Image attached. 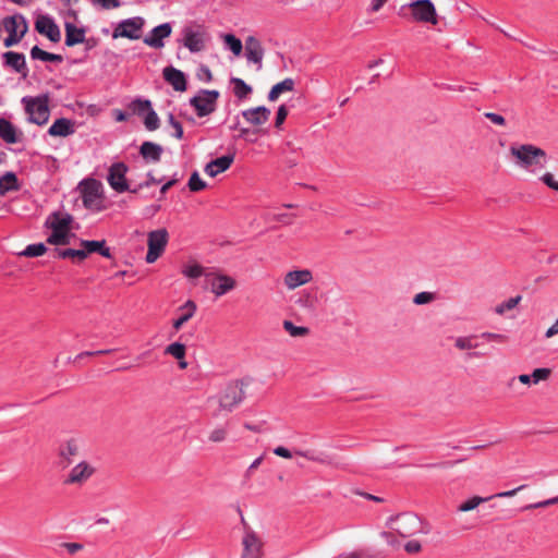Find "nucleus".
I'll use <instances>...</instances> for the list:
<instances>
[{
  "label": "nucleus",
  "instance_id": "22",
  "mask_svg": "<svg viewBox=\"0 0 558 558\" xmlns=\"http://www.w3.org/2000/svg\"><path fill=\"white\" fill-rule=\"evenodd\" d=\"M242 116L250 124L259 126L269 120L270 110L264 106H258L242 111Z\"/></svg>",
  "mask_w": 558,
  "mask_h": 558
},
{
  "label": "nucleus",
  "instance_id": "57",
  "mask_svg": "<svg viewBox=\"0 0 558 558\" xmlns=\"http://www.w3.org/2000/svg\"><path fill=\"white\" fill-rule=\"evenodd\" d=\"M31 57L32 59H38L41 61H46L48 57V52L40 49L38 46H34L31 49Z\"/></svg>",
  "mask_w": 558,
  "mask_h": 558
},
{
  "label": "nucleus",
  "instance_id": "1",
  "mask_svg": "<svg viewBox=\"0 0 558 558\" xmlns=\"http://www.w3.org/2000/svg\"><path fill=\"white\" fill-rule=\"evenodd\" d=\"M247 383L243 379L232 380L228 383L221 391L208 399V401H215L217 409L214 411V416L218 417L222 413L232 412L245 398V389Z\"/></svg>",
  "mask_w": 558,
  "mask_h": 558
},
{
  "label": "nucleus",
  "instance_id": "41",
  "mask_svg": "<svg viewBox=\"0 0 558 558\" xmlns=\"http://www.w3.org/2000/svg\"><path fill=\"white\" fill-rule=\"evenodd\" d=\"M54 253L57 255V257L59 258H72V259H77L78 262H82L85 259V254L82 250H73V248H65V250H60V248H56L54 250Z\"/></svg>",
  "mask_w": 558,
  "mask_h": 558
},
{
  "label": "nucleus",
  "instance_id": "24",
  "mask_svg": "<svg viewBox=\"0 0 558 558\" xmlns=\"http://www.w3.org/2000/svg\"><path fill=\"white\" fill-rule=\"evenodd\" d=\"M74 133L75 123L66 118L57 119L48 130V134L53 137H66Z\"/></svg>",
  "mask_w": 558,
  "mask_h": 558
},
{
  "label": "nucleus",
  "instance_id": "26",
  "mask_svg": "<svg viewBox=\"0 0 558 558\" xmlns=\"http://www.w3.org/2000/svg\"><path fill=\"white\" fill-rule=\"evenodd\" d=\"M274 453L278 457L284 458V459H291L293 454L303 457L310 461L318 462L322 464L329 463L328 460L322 456H317L312 451H302V450H294L293 452L287 449L286 447H276L274 449Z\"/></svg>",
  "mask_w": 558,
  "mask_h": 558
},
{
  "label": "nucleus",
  "instance_id": "34",
  "mask_svg": "<svg viewBox=\"0 0 558 558\" xmlns=\"http://www.w3.org/2000/svg\"><path fill=\"white\" fill-rule=\"evenodd\" d=\"M19 190L20 184L15 173L7 172L4 175L0 177V196L5 195L8 192Z\"/></svg>",
  "mask_w": 558,
  "mask_h": 558
},
{
  "label": "nucleus",
  "instance_id": "62",
  "mask_svg": "<svg viewBox=\"0 0 558 558\" xmlns=\"http://www.w3.org/2000/svg\"><path fill=\"white\" fill-rule=\"evenodd\" d=\"M558 333V318L556 319V322L547 329L545 336L546 338H551L554 337L555 335Z\"/></svg>",
  "mask_w": 558,
  "mask_h": 558
},
{
  "label": "nucleus",
  "instance_id": "23",
  "mask_svg": "<svg viewBox=\"0 0 558 558\" xmlns=\"http://www.w3.org/2000/svg\"><path fill=\"white\" fill-rule=\"evenodd\" d=\"M81 442L76 438H71L64 441L59 447V457L69 465L73 462L74 458L80 454Z\"/></svg>",
  "mask_w": 558,
  "mask_h": 558
},
{
  "label": "nucleus",
  "instance_id": "52",
  "mask_svg": "<svg viewBox=\"0 0 558 558\" xmlns=\"http://www.w3.org/2000/svg\"><path fill=\"white\" fill-rule=\"evenodd\" d=\"M557 504H558V496L549 498V499H546V500H543V501H538V502H535V504L527 505V506H525L523 508V510H532V509H538V508H546V507H549V506H553V505H557Z\"/></svg>",
  "mask_w": 558,
  "mask_h": 558
},
{
  "label": "nucleus",
  "instance_id": "47",
  "mask_svg": "<svg viewBox=\"0 0 558 558\" xmlns=\"http://www.w3.org/2000/svg\"><path fill=\"white\" fill-rule=\"evenodd\" d=\"M144 125L148 131H155L159 128V118L153 109L147 111L144 119Z\"/></svg>",
  "mask_w": 558,
  "mask_h": 558
},
{
  "label": "nucleus",
  "instance_id": "9",
  "mask_svg": "<svg viewBox=\"0 0 558 558\" xmlns=\"http://www.w3.org/2000/svg\"><path fill=\"white\" fill-rule=\"evenodd\" d=\"M412 19L418 23L438 24V14L432 0H414L408 4Z\"/></svg>",
  "mask_w": 558,
  "mask_h": 558
},
{
  "label": "nucleus",
  "instance_id": "13",
  "mask_svg": "<svg viewBox=\"0 0 558 558\" xmlns=\"http://www.w3.org/2000/svg\"><path fill=\"white\" fill-rule=\"evenodd\" d=\"M219 97L217 90H203L199 95L191 99V105L195 108L198 117H205L215 111L216 101Z\"/></svg>",
  "mask_w": 558,
  "mask_h": 558
},
{
  "label": "nucleus",
  "instance_id": "27",
  "mask_svg": "<svg viewBox=\"0 0 558 558\" xmlns=\"http://www.w3.org/2000/svg\"><path fill=\"white\" fill-rule=\"evenodd\" d=\"M234 160L233 155H226L208 162L205 167V173L211 178L225 172L230 168Z\"/></svg>",
  "mask_w": 558,
  "mask_h": 558
},
{
  "label": "nucleus",
  "instance_id": "38",
  "mask_svg": "<svg viewBox=\"0 0 558 558\" xmlns=\"http://www.w3.org/2000/svg\"><path fill=\"white\" fill-rule=\"evenodd\" d=\"M283 329L294 338L306 337L310 333V329L303 326H295L291 320H283Z\"/></svg>",
  "mask_w": 558,
  "mask_h": 558
},
{
  "label": "nucleus",
  "instance_id": "16",
  "mask_svg": "<svg viewBox=\"0 0 558 558\" xmlns=\"http://www.w3.org/2000/svg\"><path fill=\"white\" fill-rule=\"evenodd\" d=\"M242 558H262L263 542L254 531H247L242 539Z\"/></svg>",
  "mask_w": 558,
  "mask_h": 558
},
{
  "label": "nucleus",
  "instance_id": "63",
  "mask_svg": "<svg viewBox=\"0 0 558 558\" xmlns=\"http://www.w3.org/2000/svg\"><path fill=\"white\" fill-rule=\"evenodd\" d=\"M387 1L388 0H372V5H371L372 11L373 12L379 11Z\"/></svg>",
  "mask_w": 558,
  "mask_h": 558
},
{
  "label": "nucleus",
  "instance_id": "3",
  "mask_svg": "<svg viewBox=\"0 0 558 558\" xmlns=\"http://www.w3.org/2000/svg\"><path fill=\"white\" fill-rule=\"evenodd\" d=\"M510 155L514 158L515 163L525 170L537 166L543 167L547 159L546 151L532 144L512 145Z\"/></svg>",
  "mask_w": 558,
  "mask_h": 558
},
{
  "label": "nucleus",
  "instance_id": "54",
  "mask_svg": "<svg viewBox=\"0 0 558 558\" xmlns=\"http://www.w3.org/2000/svg\"><path fill=\"white\" fill-rule=\"evenodd\" d=\"M541 180L548 187L558 192V181L555 180V177L550 172H546L541 177Z\"/></svg>",
  "mask_w": 558,
  "mask_h": 558
},
{
  "label": "nucleus",
  "instance_id": "12",
  "mask_svg": "<svg viewBox=\"0 0 558 558\" xmlns=\"http://www.w3.org/2000/svg\"><path fill=\"white\" fill-rule=\"evenodd\" d=\"M144 24L145 20L141 16L123 20L114 28L112 38L124 37L132 40L140 39Z\"/></svg>",
  "mask_w": 558,
  "mask_h": 558
},
{
  "label": "nucleus",
  "instance_id": "18",
  "mask_svg": "<svg viewBox=\"0 0 558 558\" xmlns=\"http://www.w3.org/2000/svg\"><path fill=\"white\" fill-rule=\"evenodd\" d=\"M36 31L48 37L51 41L58 43L61 39V33L53 20L47 15H39L35 22Z\"/></svg>",
  "mask_w": 558,
  "mask_h": 558
},
{
  "label": "nucleus",
  "instance_id": "43",
  "mask_svg": "<svg viewBox=\"0 0 558 558\" xmlns=\"http://www.w3.org/2000/svg\"><path fill=\"white\" fill-rule=\"evenodd\" d=\"M521 301V296L517 295L514 298H510L505 302H501L495 307V313L498 315H504L507 312L513 310Z\"/></svg>",
  "mask_w": 558,
  "mask_h": 558
},
{
  "label": "nucleus",
  "instance_id": "50",
  "mask_svg": "<svg viewBox=\"0 0 558 558\" xmlns=\"http://www.w3.org/2000/svg\"><path fill=\"white\" fill-rule=\"evenodd\" d=\"M90 2L102 10L117 9L121 5L120 0H90Z\"/></svg>",
  "mask_w": 558,
  "mask_h": 558
},
{
  "label": "nucleus",
  "instance_id": "31",
  "mask_svg": "<svg viewBox=\"0 0 558 558\" xmlns=\"http://www.w3.org/2000/svg\"><path fill=\"white\" fill-rule=\"evenodd\" d=\"M196 304L194 301H186L182 306L179 307V311L182 312V315L173 322V328L178 331L182 328V326L187 323L196 312Z\"/></svg>",
  "mask_w": 558,
  "mask_h": 558
},
{
  "label": "nucleus",
  "instance_id": "5",
  "mask_svg": "<svg viewBox=\"0 0 558 558\" xmlns=\"http://www.w3.org/2000/svg\"><path fill=\"white\" fill-rule=\"evenodd\" d=\"M387 524L404 538L428 533L426 525L413 513H403L397 517H391L388 519Z\"/></svg>",
  "mask_w": 558,
  "mask_h": 558
},
{
  "label": "nucleus",
  "instance_id": "45",
  "mask_svg": "<svg viewBox=\"0 0 558 558\" xmlns=\"http://www.w3.org/2000/svg\"><path fill=\"white\" fill-rule=\"evenodd\" d=\"M130 109L133 111V113L141 116L145 111L151 109V102L146 99H135L130 104Z\"/></svg>",
  "mask_w": 558,
  "mask_h": 558
},
{
  "label": "nucleus",
  "instance_id": "64",
  "mask_svg": "<svg viewBox=\"0 0 558 558\" xmlns=\"http://www.w3.org/2000/svg\"><path fill=\"white\" fill-rule=\"evenodd\" d=\"M381 537L386 539V542L390 545H396L398 542L392 533L390 532H384L381 533Z\"/></svg>",
  "mask_w": 558,
  "mask_h": 558
},
{
  "label": "nucleus",
  "instance_id": "60",
  "mask_svg": "<svg viewBox=\"0 0 558 558\" xmlns=\"http://www.w3.org/2000/svg\"><path fill=\"white\" fill-rule=\"evenodd\" d=\"M404 549L409 554H417L421 551L422 546H421V543L417 541H409L405 544Z\"/></svg>",
  "mask_w": 558,
  "mask_h": 558
},
{
  "label": "nucleus",
  "instance_id": "35",
  "mask_svg": "<svg viewBox=\"0 0 558 558\" xmlns=\"http://www.w3.org/2000/svg\"><path fill=\"white\" fill-rule=\"evenodd\" d=\"M0 137L9 144H14L19 141L15 128L4 118H0Z\"/></svg>",
  "mask_w": 558,
  "mask_h": 558
},
{
  "label": "nucleus",
  "instance_id": "36",
  "mask_svg": "<svg viewBox=\"0 0 558 558\" xmlns=\"http://www.w3.org/2000/svg\"><path fill=\"white\" fill-rule=\"evenodd\" d=\"M477 337L475 335L471 336H460L454 339V347L459 351H470L477 348V343L475 342V339Z\"/></svg>",
  "mask_w": 558,
  "mask_h": 558
},
{
  "label": "nucleus",
  "instance_id": "30",
  "mask_svg": "<svg viewBox=\"0 0 558 558\" xmlns=\"http://www.w3.org/2000/svg\"><path fill=\"white\" fill-rule=\"evenodd\" d=\"M85 40V32L83 28H77L72 23H65V45L73 47L82 44Z\"/></svg>",
  "mask_w": 558,
  "mask_h": 558
},
{
  "label": "nucleus",
  "instance_id": "4",
  "mask_svg": "<svg viewBox=\"0 0 558 558\" xmlns=\"http://www.w3.org/2000/svg\"><path fill=\"white\" fill-rule=\"evenodd\" d=\"M182 38L179 40L190 52H202L207 48L210 36L205 26L197 23H190L181 31Z\"/></svg>",
  "mask_w": 558,
  "mask_h": 558
},
{
  "label": "nucleus",
  "instance_id": "49",
  "mask_svg": "<svg viewBox=\"0 0 558 558\" xmlns=\"http://www.w3.org/2000/svg\"><path fill=\"white\" fill-rule=\"evenodd\" d=\"M435 299H436L435 293L424 291V292H420L414 295L413 303L415 305H425V304L432 303Z\"/></svg>",
  "mask_w": 558,
  "mask_h": 558
},
{
  "label": "nucleus",
  "instance_id": "10",
  "mask_svg": "<svg viewBox=\"0 0 558 558\" xmlns=\"http://www.w3.org/2000/svg\"><path fill=\"white\" fill-rule=\"evenodd\" d=\"M102 185L100 182L90 179L83 183L82 198L83 204L86 208L100 211L102 210L101 205Z\"/></svg>",
  "mask_w": 558,
  "mask_h": 558
},
{
  "label": "nucleus",
  "instance_id": "8",
  "mask_svg": "<svg viewBox=\"0 0 558 558\" xmlns=\"http://www.w3.org/2000/svg\"><path fill=\"white\" fill-rule=\"evenodd\" d=\"M206 283L209 291L220 298L236 288V281L229 275L211 270L206 274Z\"/></svg>",
  "mask_w": 558,
  "mask_h": 558
},
{
  "label": "nucleus",
  "instance_id": "25",
  "mask_svg": "<svg viewBox=\"0 0 558 558\" xmlns=\"http://www.w3.org/2000/svg\"><path fill=\"white\" fill-rule=\"evenodd\" d=\"M163 78L173 87L174 90H186V78L182 71L173 66H166L163 69Z\"/></svg>",
  "mask_w": 558,
  "mask_h": 558
},
{
  "label": "nucleus",
  "instance_id": "17",
  "mask_svg": "<svg viewBox=\"0 0 558 558\" xmlns=\"http://www.w3.org/2000/svg\"><path fill=\"white\" fill-rule=\"evenodd\" d=\"M244 49L247 62L254 63L257 71L262 70L265 50L260 40L255 36H248L245 39Z\"/></svg>",
  "mask_w": 558,
  "mask_h": 558
},
{
  "label": "nucleus",
  "instance_id": "2",
  "mask_svg": "<svg viewBox=\"0 0 558 558\" xmlns=\"http://www.w3.org/2000/svg\"><path fill=\"white\" fill-rule=\"evenodd\" d=\"M73 217L65 213H52L46 220V227L51 230L47 242L52 245H68L75 234L71 231Z\"/></svg>",
  "mask_w": 558,
  "mask_h": 558
},
{
  "label": "nucleus",
  "instance_id": "48",
  "mask_svg": "<svg viewBox=\"0 0 558 558\" xmlns=\"http://www.w3.org/2000/svg\"><path fill=\"white\" fill-rule=\"evenodd\" d=\"M227 437H228V430L226 427L214 428L208 435L209 441L215 442V444L225 441L227 439Z\"/></svg>",
  "mask_w": 558,
  "mask_h": 558
},
{
  "label": "nucleus",
  "instance_id": "40",
  "mask_svg": "<svg viewBox=\"0 0 558 558\" xmlns=\"http://www.w3.org/2000/svg\"><path fill=\"white\" fill-rule=\"evenodd\" d=\"M182 274L190 279H196L202 276H204L206 278V274H208V271H206V269L202 265H199L197 263H193V264L185 266L182 269Z\"/></svg>",
  "mask_w": 558,
  "mask_h": 558
},
{
  "label": "nucleus",
  "instance_id": "15",
  "mask_svg": "<svg viewBox=\"0 0 558 558\" xmlns=\"http://www.w3.org/2000/svg\"><path fill=\"white\" fill-rule=\"evenodd\" d=\"M128 166L123 162H116L109 168L108 183L118 193L129 191V184L125 178Z\"/></svg>",
  "mask_w": 558,
  "mask_h": 558
},
{
  "label": "nucleus",
  "instance_id": "21",
  "mask_svg": "<svg viewBox=\"0 0 558 558\" xmlns=\"http://www.w3.org/2000/svg\"><path fill=\"white\" fill-rule=\"evenodd\" d=\"M95 470L87 462L83 461L76 464L69 473L65 483L68 484H83L85 483L93 474Z\"/></svg>",
  "mask_w": 558,
  "mask_h": 558
},
{
  "label": "nucleus",
  "instance_id": "33",
  "mask_svg": "<svg viewBox=\"0 0 558 558\" xmlns=\"http://www.w3.org/2000/svg\"><path fill=\"white\" fill-rule=\"evenodd\" d=\"M294 85L295 83L293 78H284L282 82H279L271 87L268 94V99L270 101H276L281 94L292 92L294 89Z\"/></svg>",
  "mask_w": 558,
  "mask_h": 558
},
{
  "label": "nucleus",
  "instance_id": "42",
  "mask_svg": "<svg viewBox=\"0 0 558 558\" xmlns=\"http://www.w3.org/2000/svg\"><path fill=\"white\" fill-rule=\"evenodd\" d=\"M186 348L183 343L173 342L165 349V353L173 356L177 360H183L185 357Z\"/></svg>",
  "mask_w": 558,
  "mask_h": 558
},
{
  "label": "nucleus",
  "instance_id": "59",
  "mask_svg": "<svg viewBox=\"0 0 558 558\" xmlns=\"http://www.w3.org/2000/svg\"><path fill=\"white\" fill-rule=\"evenodd\" d=\"M197 76L201 81L210 82L213 80V74L209 68L202 65L198 69Z\"/></svg>",
  "mask_w": 558,
  "mask_h": 558
},
{
  "label": "nucleus",
  "instance_id": "11",
  "mask_svg": "<svg viewBox=\"0 0 558 558\" xmlns=\"http://www.w3.org/2000/svg\"><path fill=\"white\" fill-rule=\"evenodd\" d=\"M168 243V232L166 229H158L148 233L146 262L155 263L163 253Z\"/></svg>",
  "mask_w": 558,
  "mask_h": 558
},
{
  "label": "nucleus",
  "instance_id": "56",
  "mask_svg": "<svg viewBox=\"0 0 558 558\" xmlns=\"http://www.w3.org/2000/svg\"><path fill=\"white\" fill-rule=\"evenodd\" d=\"M484 117L486 119H488L492 123L496 124V125L505 126V124H506L505 118L502 116L498 114V113L485 112Z\"/></svg>",
  "mask_w": 558,
  "mask_h": 558
},
{
  "label": "nucleus",
  "instance_id": "53",
  "mask_svg": "<svg viewBox=\"0 0 558 558\" xmlns=\"http://www.w3.org/2000/svg\"><path fill=\"white\" fill-rule=\"evenodd\" d=\"M168 121L170 125L174 129V137L181 140L183 137L182 124L179 121H177L172 114H169Z\"/></svg>",
  "mask_w": 558,
  "mask_h": 558
},
{
  "label": "nucleus",
  "instance_id": "61",
  "mask_svg": "<svg viewBox=\"0 0 558 558\" xmlns=\"http://www.w3.org/2000/svg\"><path fill=\"white\" fill-rule=\"evenodd\" d=\"M64 546L66 547L70 554H75L83 548L82 544L78 543H66Z\"/></svg>",
  "mask_w": 558,
  "mask_h": 558
},
{
  "label": "nucleus",
  "instance_id": "7",
  "mask_svg": "<svg viewBox=\"0 0 558 558\" xmlns=\"http://www.w3.org/2000/svg\"><path fill=\"white\" fill-rule=\"evenodd\" d=\"M2 26L8 33V37L3 41L7 48L17 45L28 31L27 21L22 14L4 17Z\"/></svg>",
  "mask_w": 558,
  "mask_h": 558
},
{
  "label": "nucleus",
  "instance_id": "28",
  "mask_svg": "<svg viewBox=\"0 0 558 558\" xmlns=\"http://www.w3.org/2000/svg\"><path fill=\"white\" fill-rule=\"evenodd\" d=\"M5 65L12 68L17 73L27 75V68L25 62V56L20 52L8 51L3 54Z\"/></svg>",
  "mask_w": 558,
  "mask_h": 558
},
{
  "label": "nucleus",
  "instance_id": "58",
  "mask_svg": "<svg viewBox=\"0 0 558 558\" xmlns=\"http://www.w3.org/2000/svg\"><path fill=\"white\" fill-rule=\"evenodd\" d=\"M481 337L484 339L497 341V342H506L507 341V336L501 335V333H495V332L487 331V332H483L481 335Z\"/></svg>",
  "mask_w": 558,
  "mask_h": 558
},
{
  "label": "nucleus",
  "instance_id": "37",
  "mask_svg": "<svg viewBox=\"0 0 558 558\" xmlns=\"http://www.w3.org/2000/svg\"><path fill=\"white\" fill-rule=\"evenodd\" d=\"M231 83L233 84L234 95L240 99L246 98L252 93V87L242 78L233 77Z\"/></svg>",
  "mask_w": 558,
  "mask_h": 558
},
{
  "label": "nucleus",
  "instance_id": "46",
  "mask_svg": "<svg viewBox=\"0 0 558 558\" xmlns=\"http://www.w3.org/2000/svg\"><path fill=\"white\" fill-rule=\"evenodd\" d=\"M187 186L192 192H199L204 190L207 186V184L204 180L199 178L198 172L194 171L189 180Z\"/></svg>",
  "mask_w": 558,
  "mask_h": 558
},
{
  "label": "nucleus",
  "instance_id": "19",
  "mask_svg": "<svg viewBox=\"0 0 558 558\" xmlns=\"http://www.w3.org/2000/svg\"><path fill=\"white\" fill-rule=\"evenodd\" d=\"M313 280V274L310 269H296L288 271L283 277V284L288 290L310 283Z\"/></svg>",
  "mask_w": 558,
  "mask_h": 558
},
{
  "label": "nucleus",
  "instance_id": "29",
  "mask_svg": "<svg viewBox=\"0 0 558 558\" xmlns=\"http://www.w3.org/2000/svg\"><path fill=\"white\" fill-rule=\"evenodd\" d=\"M106 241H88V240H82L81 245L83 246V252L85 254V258L88 256V254L92 253H99L101 256L110 258L111 253L109 247L105 246Z\"/></svg>",
  "mask_w": 558,
  "mask_h": 558
},
{
  "label": "nucleus",
  "instance_id": "44",
  "mask_svg": "<svg viewBox=\"0 0 558 558\" xmlns=\"http://www.w3.org/2000/svg\"><path fill=\"white\" fill-rule=\"evenodd\" d=\"M47 247L44 243H36V244H29L26 246V248L22 252V255L26 257H37L41 256L46 253Z\"/></svg>",
  "mask_w": 558,
  "mask_h": 558
},
{
  "label": "nucleus",
  "instance_id": "39",
  "mask_svg": "<svg viewBox=\"0 0 558 558\" xmlns=\"http://www.w3.org/2000/svg\"><path fill=\"white\" fill-rule=\"evenodd\" d=\"M222 40L234 56L239 57L242 53L243 44L233 34H225Z\"/></svg>",
  "mask_w": 558,
  "mask_h": 558
},
{
  "label": "nucleus",
  "instance_id": "32",
  "mask_svg": "<svg viewBox=\"0 0 558 558\" xmlns=\"http://www.w3.org/2000/svg\"><path fill=\"white\" fill-rule=\"evenodd\" d=\"M143 158L158 162L161 158L162 147L153 142H144L140 148Z\"/></svg>",
  "mask_w": 558,
  "mask_h": 558
},
{
  "label": "nucleus",
  "instance_id": "51",
  "mask_svg": "<svg viewBox=\"0 0 558 558\" xmlns=\"http://www.w3.org/2000/svg\"><path fill=\"white\" fill-rule=\"evenodd\" d=\"M550 374L551 371L549 368H535L531 374L533 384H538L542 380H547Z\"/></svg>",
  "mask_w": 558,
  "mask_h": 558
},
{
  "label": "nucleus",
  "instance_id": "14",
  "mask_svg": "<svg viewBox=\"0 0 558 558\" xmlns=\"http://www.w3.org/2000/svg\"><path fill=\"white\" fill-rule=\"evenodd\" d=\"M526 486L521 485L517 488H513L511 490L497 493L495 495L488 496V497H481V496H473L469 498L468 500L463 501L459 505L458 511L459 512H469L475 510L480 505L493 499V498H510L515 496L520 490L524 489Z\"/></svg>",
  "mask_w": 558,
  "mask_h": 558
},
{
  "label": "nucleus",
  "instance_id": "6",
  "mask_svg": "<svg viewBox=\"0 0 558 558\" xmlns=\"http://www.w3.org/2000/svg\"><path fill=\"white\" fill-rule=\"evenodd\" d=\"M22 101L25 105V111L32 123L44 125L48 122L50 110L49 96L47 94L37 97H24Z\"/></svg>",
  "mask_w": 558,
  "mask_h": 558
},
{
  "label": "nucleus",
  "instance_id": "20",
  "mask_svg": "<svg viewBox=\"0 0 558 558\" xmlns=\"http://www.w3.org/2000/svg\"><path fill=\"white\" fill-rule=\"evenodd\" d=\"M172 33V26L170 23H163L154 27L150 33L144 38V44L147 46L160 49L163 45V39L169 37Z\"/></svg>",
  "mask_w": 558,
  "mask_h": 558
},
{
  "label": "nucleus",
  "instance_id": "55",
  "mask_svg": "<svg viewBox=\"0 0 558 558\" xmlns=\"http://www.w3.org/2000/svg\"><path fill=\"white\" fill-rule=\"evenodd\" d=\"M287 116H288V109L284 105H281L277 111L275 126L280 129L281 125L283 124L284 120L287 119Z\"/></svg>",
  "mask_w": 558,
  "mask_h": 558
}]
</instances>
